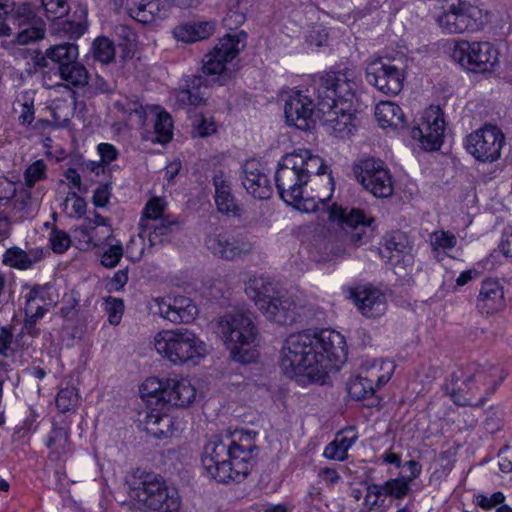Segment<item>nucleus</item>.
<instances>
[{
  "label": "nucleus",
  "mask_w": 512,
  "mask_h": 512,
  "mask_svg": "<svg viewBox=\"0 0 512 512\" xmlns=\"http://www.w3.org/2000/svg\"><path fill=\"white\" fill-rule=\"evenodd\" d=\"M92 53L95 60L107 64L114 60L115 47L107 37H98L92 44Z\"/></svg>",
  "instance_id": "nucleus-45"
},
{
  "label": "nucleus",
  "mask_w": 512,
  "mask_h": 512,
  "mask_svg": "<svg viewBox=\"0 0 512 512\" xmlns=\"http://www.w3.org/2000/svg\"><path fill=\"white\" fill-rule=\"evenodd\" d=\"M344 337L334 330L291 334L281 350L280 367L288 377L306 376L323 382L345 362Z\"/></svg>",
  "instance_id": "nucleus-1"
},
{
  "label": "nucleus",
  "mask_w": 512,
  "mask_h": 512,
  "mask_svg": "<svg viewBox=\"0 0 512 512\" xmlns=\"http://www.w3.org/2000/svg\"><path fill=\"white\" fill-rule=\"evenodd\" d=\"M409 251L410 246L405 235L397 232L386 240L384 246L380 248L379 254L383 259L391 262L395 257H399L401 254H406Z\"/></svg>",
  "instance_id": "nucleus-39"
},
{
  "label": "nucleus",
  "mask_w": 512,
  "mask_h": 512,
  "mask_svg": "<svg viewBox=\"0 0 512 512\" xmlns=\"http://www.w3.org/2000/svg\"><path fill=\"white\" fill-rule=\"evenodd\" d=\"M314 109L315 104L309 95L304 94L302 91H294L285 102L284 114L286 122L300 130H307L313 122L312 114Z\"/></svg>",
  "instance_id": "nucleus-19"
},
{
  "label": "nucleus",
  "mask_w": 512,
  "mask_h": 512,
  "mask_svg": "<svg viewBox=\"0 0 512 512\" xmlns=\"http://www.w3.org/2000/svg\"><path fill=\"white\" fill-rule=\"evenodd\" d=\"M166 203L160 197H154L150 199L142 212V217L139 221V230L145 231L146 228H149L148 224L159 221L163 217V212L165 210Z\"/></svg>",
  "instance_id": "nucleus-41"
},
{
  "label": "nucleus",
  "mask_w": 512,
  "mask_h": 512,
  "mask_svg": "<svg viewBox=\"0 0 512 512\" xmlns=\"http://www.w3.org/2000/svg\"><path fill=\"white\" fill-rule=\"evenodd\" d=\"M246 34H227L219 39L213 49L203 59L202 72L206 76H217L215 79L219 85H224L230 78L227 64L231 62L245 47Z\"/></svg>",
  "instance_id": "nucleus-10"
},
{
  "label": "nucleus",
  "mask_w": 512,
  "mask_h": 512,
  "mask_svg": "<svg viewBox=\"0 0 512 512\" xmlns=\"http://www.w3.org/2000/svg\"><path fill=\"white\" fill-rule=\"evenodd\" d=\"M46 24L42 18L36 19L35 23L27 24V26L18 27L14 30L13 42L18 45H28L32 42L41 40L45 37Z\"/></svg>",
  "instance_id": "nucleus-37"
},
{
  "label": "nucleus",
  "mask_w": 512,
  "mask_h": 512,
  "mask_svg": "<svg viewBox=\"0 0 512 512\" xmlns=\"http://www.w3.org/2000/svg\"><path fill=\"white\" fill-rule=\"evenodd\" d=\"M166 380L167 378H147L139 389L142 398H155L158 402H162L164 388H166Z\"/></svg>",
  "instance_id": "nucleus-47"
},
{
  "label": "nucleus",
  "mask_w": 512,
  "mask_h": 512,
  "mask_svg": "<svg viewBox=\"0 0 512 512\" xmlns=\"http://www.w3.org/2000/svg\"><path fill=\"white\" fill-rule=\"evenodd\" d=\"M451 57L461 67L475 73L491 72L498 63L497 49L485 41H456Z\"/></svg>",
  "instance_id": "nucleus-12"
},
{
  "label": "nucleus",
  "mask_w": 512,
  "mask_h": 512,
  "mask_svg": "<svg viewBox=\"0 0 512 512\" xmlns=\"http://www.w3.org/2000/svg\"><path fill=\"white\" fill-rule=\"evenodd\" d=\"M359 312L367 318H378L387 309V299L383 292L375 287L361 286L350 291Z\"/></svg>",
  "instance_id": "nucleus-20"
},
{
  "label": "nucleus",
  "mask_w": 512,
  "mask_h": 512,
  "mask_svg": "<svg viewBox=\"0 0 512 512\" xmlns=\"http://www.w3.org/2000/svg\"><path fill=\"white\" fill-rule=\"evenodd\" d=\"M129 15L140 23L148 24L167 15L169 4L165 0H127Z\"/></svg>",
  "instance_id": "nucleus-25"
},
{
  "label": "nucleus",
  "mask_w": 512,
  "mask_h": 512,
  "mask_svg": "<svg viewBox=\"0 0 512 512\" xmlns=\"http://www.w3.org/2000/svg\"><path fill=\"white\" fill-rule=\"evenodd\" d=\"M46 55L57 66V72L78 61V46L74 43H62L46 50Z\"/></svg>",
  "instance_id": "nucleus-34"
},
{
  "label": "nucleus",
  "mask_w": 512,
  "mask_h": 512,
  "mask_svg": "<svg viewBox=\"0 0 512 512\" xmlns=\"http://www.w3.org/2000/svg\"><path fill=\"white\" fill-rule=\"evenodd\" d=\"M129 495L141 507L154 512H181L177 490L153 472L137 471L128 481Z\"/></svg>",
  "instance_id": "nucleus-5"
},
{
  "label": "nucleus",
  "mask_w": 512,
  "mask_h": 512,
  "mask_svg": "<svg viewBox=\"0 0 512 512\" xmlns=\"http://www.w3.org/2000/svg\"><path fill=\"white\" fill-rule=\"evenodd\" d=\"M114 106L119 112L134 117L137 125L143 126L145 124L146 111L137 100L124 98L116 101Z\"/></svg>",
  "instance_id": "nucleus-43"
},
{
  "label": "nucleus",
  "mask_w": 512,
  "mask_h": 512,
  "mask_svg": "<svg viewBox=\"0 0 512 512\" xmlns=\"http://www.w3.org/2000/svg\"><path fill=\"white\" fill-rule=\"evenodd\" d=\"M57 73L63 81L74 87H84L88 84L89 73L79 61L62 68Z\"/></svg>",
  "instance_id": "nucleus-40"
},
{
  "label": "nucleus",
  "mask_w": 512,
  "mask_h": 512,
  "mask_svg": "<svg viewBox=\"0 0 512 512\" xmlns=\"http://www.w3.org/2000/svg\"><path fill=\"white\" fill-rule=\"evenodd\" d=\"M499 468L504 473L512 472V447L504 446L498 452Z\"/></svg>",
  "instance_id": "nucleus-59"
},
{
  "label": "nucleus",
  "mask_w": 512,
  "mask_h": 512,
  "mask_svg": "<svg viewBox=\"0 0 512 512\" xmlns=\"http://www.w3.org/2000/svg\"><path fill=\"white\" fill-rule=\"evenodd\" d=\"M78 401V395L74 388L66 387L61 389L56 397V406L62 413L70 411L76 406Z\"/></svg>",
  "instance_id": "nucleus-50"
},
{
  "label": "nucleus",
  "mask_w": 512,
  "mask_h": 512,
  "mask_svg": "<svg viewBox=\"0 0 512 512\" xmlns=\"http://www.w3.org/2000/svg\"><path fill=\"white\" fill-rule=\"evenodd\" d=\"M9 4L0 3V36H11L13 28L8 21Z\"/></svg>",
  "instance_id": "nucleus-60"
},
{
  "label": "nucleus",
  "mask_w": 512,
  "mask_h": 512,
  "mask_svg": "<svg viewBox=\"0 0 512 512\" xmlns=\"http://www.w3.org/2000/svg\"><path fill=\"white\" fill-rule=\"evenodd\" d=\"M301 161L296 154L289 153L282 157L275 173L276 188L281 199L288 205L304 212L316 211L317 204L313 200L303 198L308 178L300 172L297 165Z\"/></svg>",
  "instance_id": "nucleus-9"
},
{
  "label": "nucleus",
  "mask_w": 512,
  "mask_h": 512,
  "mask_svg": "<svg viewBox=\"0 0 512 512\" xmlns=\"http://www.w3.org/2000/svg\"><path fill=\"white\" fill-rule=\"evenodd\" d=\"M8 21L13 31L18 27L27 26V24L35 23L36 19L41 18L37 15L34 7L29 3H12L8 8Z\"/></svg>",
  "instance_id": "nucleus-36"
},
{
  "label": "nucleus",
  "mask_w": 512,
  "mask_h": 512,
  "mask_svg": "<svg viewBox=\"0 0 512 512\" xmlns=\"http://www.w3.org/2000/svg\"><path fill=\"white\" fill-rule=\"evenodd\" d=\"M386 496H391L396 499L404 498L410 491L409 480L404 478L390 479L385 482Z\"/></svg>",
  "instance_id": "nucleus-51"
},
{
  "label": "nucleus",
  "mask_w": 512,
  "mask_h": 512,
  "mask_svg": "<svg viewBox=\"0 0 512 512\" xmlns=\"http://www.w3.org/2000/svg\"><path fill=\"white\" fill-rule=\"evenodd\" d=\"M104 305L109 323L114 326L118 325L124 312V301L121 298L108 296L104 299Z\"/></svg>",
  "instance_id": "nucleus-49"
},
{
  "label": "nucleus",
  "mask_w": 512,
  "mask_h": 512,
  "mask_svg": "<svg viewBox=\"0 0 512 512\" xmlns=\"http://www.w3.org/2000/svg\"><path fill=\"white\" fill-rule=\"evenodd\" d=\"M68 440V430L63 427L54 426L47 439L46 445L57 453H61L66 451Z\"/></svg>",
  "instance_id": "nucleus-48"
},
{
  "label": "nucleus",
  "mask_w": 512,
  "mask_h": 512,
  "mask_svg": "<svg viewBox=\"0 0 512 512\" xmlns=\"http://www.w3.org/2000/svg\"><path fill=\"white\" fill-rule=\"evenodd\" d=\"M353 172L358 182L377 198H387L393 193L391 174L380 159L367 158L354 164Z\"/></svg>",
  "instance_id": "nucleus-14"
},
{
  "label": "nucleus",
  "mask_w": 512,
  "mask_h": 512,
  "mask_svg": "<svg viewBox=\"0 0 512 512\" xmlns=\"http://www.w3.org/2000/svg\"><path fill=\"white\" fill-rule=\"evenodd\" d=\"M110 190L108 185H100L93 195V204L96 207H104L109 202Z\"/></svg>",
  "instance_id": "nucleus-63"
},
{
  "label": "nucleus",
  "mask_w": 512,
  "mask_h": 512,
  "mask_svg": "<svg viewBox=\"0 0 512 512\" xmlns=\"http://www.w3.org/2000/svg\"><path fill=\"white\" fill-rule=\"evenodd\" d=\"M431 243L436 249H451L456 245L457 239L453 234L439 231L433 233Z\"/></svg>",
  "instance_id": "nucleus-56"
},
{
  "label": "nucleus",
  "mask_w": 512,
  "mask_h": 512,
  "mask_svg": "<svg viewBox=\"0 0 512 512\" xmlns=\"http://www.w3.org/2000/svg\"><path fill=\"white\" fill-rule=\"evenodd\" d=\"M123 257V246L121 243L111 244L101 256V264L106 268H114Z\"/></svg>",
  "instance_id": "nucleus-54"
},
{
  "label": "nucleus",
  "mask_w": 512,
  "mask_h": 512,
  "mask_svg": "<svg viewBox=\"0 0 512 512\" xmlns=\"http://www.w3.org/2000/svg\"><path fill=\"white\" fill-rule=\"evenodd\" d=\"M42 6L48 18L56 19L66 16L69 12V4L66 0H41Z\"/></svg>",
  "instance_id": "nucleus-53"
},
{
  "label": "nucleus",
  "mask_w": 512,
  "mask_h": 512,
  "mask_svg": "<svg viewBox=\"0 0 512 512\" xmlns=\"http://www.w3.org/2000/svg\"><path fill=\"white\" fill-rule=\"evenodd\" d=\"M50 286H34L26 295V305H33L37 300L41 302L45 301V294L49 290Z\"/></svg>",
  "instance_id": "nucleus-61"
},
{
  "label": "nucleus",
  "mask_w": 512,
  "mask_h": 512,
  "mask_svg": "<svg viewBox=\"0 0 512 512\" xmlns=\"http://www.w3.org/2000/svg\"><path fill=\"white\" fill-rule=\"evenodd\" d=\"M157 306L160 316L173 323H188L198 312L197 306L185 296L162 299Z\"/></svg>",
  "instance_id": "nucleus-22"
},
{
  "label": "nucleus",
  "mask_w": 512,
  "mask_h": 512,
  "mask_svg": "<svg viewBox=\"0 0 512 512\" xmlns=\"http://www.w3.org/2000/svg\"><path fill=\"white\" fill-rule=\"evenodd\" d=\"M205 244L215 257L228 261L248 255L253 250V243L247 238H235L226 233L209 234Z\"/></svg>",
  "instance_id": "nucleus-18"
},
{
  "label": "nucleus",
  "mask_w": 512,
  "mask_h": 512,
  "mask_svg": "<svg viewBox=\"0 0 512 512\" xmlns=\"http://www.w3.org/2000/svg\"><path fill=\"white\" fill-rule=\"evenodd\" d=\"M245 292L269 320L289 324L296 320L297 304L286 292L263 276L250 277Z\"/></svg>",
  "instance_id": "nucleus-6"
},
{
  "label": "nucleus",
  "mask_w": 512,
  "mask_h": 512,
  "mask_svg": "<svg viewBox=\"0 0 512 512\" xmlns=\"http://www.w3.org/2000/svg\"><path fill=\"white\" fill-rule=\"evenodd\" d=\"M236 435H212L203 447L202 467L219 483L242 481L255 464L257 447L248 436Z\"/></svg>",
  "instance_id": "nucleus-3"
},
{
  "label": "nucleus",
  "mask_w": 512,
  "mask_h": 512,
  "mask_svg": "<svg viewBox=\"0 0 512 512\" xmlns=\"http://www.w3.org/2000/svg\"><path fill=\"white\" fill-rule=\"evenodd\" d=\"M242 184L246 191L256 199H268L272 194V186L261 164L255 160L243 165Z\"/></svg>",
  "instance_id": "nucleus-21"
},
{
  "label": "nucleus",
  "mask_w": 512,
  "mask_h": 512,
  "mask_svg": "<svg viewBox=\"0 0 512 512\" xmlns=\"http://www.w3.org/2000/svg\"><path fill=\"white\" fill-rule=\"evenodd\" d=\"M505 375L502 371L493 365L477 366L473 373L464 377L462 374L453 373L451 380L446 384L445 389L452 400L457 405H470V399L464 396L465 388L467 392L471 389L469 385L474 382L481 384L486 388V394H493L497 386L504 380Z\"/></svg>",
  "instance_id": "nucleus-11"
},
{
  "label": "nucleus",
  "mask_w": 512,
  "mask_h": 512,
  "mask_svg": "<svg viewBox=\"0 0 512 512\" xmlns=\"http://www.w3.org/2000/svg\"><path fill=\"white\" fill-rule=\"evenodd\" d=\"M47 166L43 160L33 162L25 171V183L29 188H32L36 182L46 177Z\"/></svg>",
  "instance_id": "nucleus-52"
},
{
  "label": "nucleus",
  "mask_w": 512,
  "mask_h": 512,
  "mask_svg": "<svg viewBox=\"0 0 512 512\" xmlns=\"http://www.w3.org/2000/svg\"><path fill=\"white\" fill-rule=\"evenodd\" d=\"M44 250L32 248L25 251L17 246L7 249L3 255V263L11 268L26 270L40 262L44 257Z\"/></svg>",
  "instance_id": "nucleus-29"
},
{
  "label": "nucleus",
  "mask_w": 512,
  "mask_h": 512,
  "mask_svg": "<svg viewBox=\"0 0 512 512\" xmlns=\"http://www.w3.org/2000/svg\"><path fill=\"white\" fill-rule=\"evenodd\" d=\"M435 22L444 34L474 33L490 22V13L461 0H443L435 15Z\"/></svg>",
  "instance_id": "nucleus-7"
},
{
  "label": "nucleus",
  "mask_w": 512,
  "mask_h": 512,
  "mask_svg": "<svg viewBox=\"0 0 512 512\" xmlns=\"http://www.w3.org/2000/svg\"><path fill=\"white\" fill-rule=\"evenodd\" d=\"M476 307L485 315L493 314L505 307L503 287L497 280L486 279L482 282Z\"/></svg>",
  "instance_id": "nucleus-24"
},
{
  "label": "nucleus",
  "mask_w": 512,
  "mask_h": 512,
  "mask_svg": "<svg viewBox=\"0 0 512 512\" xmlns=\"http://www.w3.org/2000/svg\"><path fill=\"white\" fill-rule=\"evenodd\" d=\"M215 188L214 200L217 210L228 216L239 215V207L232 194L231 181L223 171H218L213 177Z\"/></svg>",
  "instance_id": "nucleus-26"
},
{
  "label": "nucleus",
  "mask_w": 512,
  "mask_h": 512,
  "mask_svg": "<svg viewBox=\"0 0 512 512\" xmlns=\"http://www.w3.org/2000/svg\"><path fill=\"white\" fill-rule=\"evenodd\" d=\"M98 152L100 154L101 160L107 164L114 161L118 156L117 149L112 144L109 143L99 144Z\"/></svg>",
  "instance_id": "nucleus-64"
},
{
  "label": "nucleus",
  "mask_w": 512,
  "mask_h": 512,
  "mask_svg": "<svg viewBox=\"0 0 512 512\" xmlns=\"http://www.w3.org/2000/svg\"><path fill=\"white\" fill-rule=\"evenodd\" d=\"M349 395L356 400L368 399L374 396L376 388L359 373L354 379L350 380L347 387Z\"/></svg>",
  "instance_id": "nucleus-46"
},
{
  "label": "nucleus",
  "mask_w": 512,
  "mask_h": 512,
  "mask_svg": "<svg viewBox=\"0 0 512 512\" xmlns=\"http://www.w3.org/2000/svg\"><path fill=\"white\" fill-rule=\"evenodd\" d=\"M395 365L390 360L382 358H367L363 360L360 367V374L364 380L368 381L379 389L385 385L393 375Z\"/></svg>",
  "instance_id": "nucleus-27"
},
{
  "label": "nucleus",
  "mask_w": 512,
  "mask_h": 512,
  "mask_svg": "<svg viewBox=\"0 0 512 512\" xmlns=\"http://www.w3.org/2000/svg\"><path fill=\"white\" fill-rule=\"evenodd\" d=\"M375 117L383 129L399 130L406 126L402 109L390 101H381L376 105Z\"/></svg>",
  "instance_id": "nucleus-30"
},
{
  "label": "nucleus",
  "mask_w": 512,
  "mask_h": 512,
  "mask_svg": "<svg viewBox=\"0 0 512 512\" xmlns=\"http://www.w3.org/2000/svg\"><path fill=\"white\" fill-rule=\"evenodd\" d=\"M149 228L145 231L139 230L138 237L141 240L148 239L150 247L158 246L164 243L165 239L173 234L179 227L175 220L162 218L157 222L148 224Z\"/></svg>",
  "instance_id": "nucleus-32"
},
{
  "label": "nucleus",
  "mask_w": 512,
  "mask_h": 512,
  "mask_svg": "<svg viewBox=\"0 0 512 512\" xmlns=\"http://www.w3.org/2000/svg\"><path fill=\"white\" fill-rule=\"evenodd\" d=\"M366 80L387 95H397L403 88V71L390 61L377 59L366 68Z\"/></svg>",
  "instance_id": "nucleus-16"
},
{
  "label": "nucleus",
  "mask_w": 512,
  "mask_h": 512,
  "mask_svg": "<svg viewBox=\"0 0 512 512\" xmlns=\"http://www.w3.org/2000/svg\"><path fill=\"white\" fill-rule=\"evenodd\" d=\"M291 154H296L297 158L302 160L301 163L297 165L300 172L306 174L308 180L312 174L322 175L326 173L327 166L324 160L318 155H313L309 150L299 149Z\"/></svg>",
  "instance_id": "nucleus-38"
},
{
  "label": "nucleus",
  "mask_w": 512,
  "mask_h": 512,
  "mask_svg": "<svg viewBox=\"0 0 512 512\" xmlns=\"http://www.w3.org/2000/svg\"><path fill=\"white\" fill-rule=\"evenodd\" d=\"M505 136L496 125L485 124L465 139L467 152L480 162H494L500 158Z\"/></svg>",
  "instance_id": "nucleus-13"
},
{
  "label": "nucleus",
  "mask_w": 512,
  "mask_h": 512,
  "mask_svg": "<svg viewBox=\"0 0 512 512\" xmlns=\"http://www.w3.org/2000/svg\"><path fill=\"white\" fill-rule=\"evenodd\" d=\"M328 218L341 225L344 241L355 245L363 243L366 228L371 227L374 222V218L367 216L362 210L356 208L348 210L336 203L328 208Z\"/></svg>",
  "instance_id": "nucleus-15"
},
{
  "label": "nucleus",
  "mask_w": 512,
  "mask_h": 512,
  "mask_svg": "<svg viewBox=\"0 0 512 512\" xmlns=\"http://www.w3.org/2000/svg\"><path fill=\"white\" fill-rule=\"evenodd\" d=\"M355 440V436H343L341 439L336 438L325 447L323 455L328 459L343 461L346 459L347 451L352 447Z\"/></svg>",
  "instance_id": "nucleus-42"
},
{
  "label": "nucleus",
  "mask_w": 512,
  "mask_h": 512,
  "mask_svg": "<svg viewBox=\"0 0 512 512\" xmlns=\"http://www.w3.org/2000/svg\"><path fill=\"white\" fill-rule=\"evenodd\" d=\"M215 32L213 21H193L176 26L173 35L178 41L194 43L209 38Z\"/></svg>",
  "instance_id": "nucleus-28"
},
{
  "label": "nucleus",
  "mask_w": 512,
  "mask_h": 512,
  "mask_svg": "<svg viewBox=\"0 0 512 512\" xmlns=\"http://www.w3.org/2000/svg\"><path fill=\"white\" fill-rule=\"evenodd\" d=\"M213 329L235 361H253L255 355L249 350V346L256 339L257 329L249 313L241 310L228 311L215 320Z\"/></svg>",
  "instance_id": "nucleus-4"
},
{
  "label": "nucleus",
  "mask_w": 512,
  "mask_h": 512,
  "mask_svg": "<svg viewBox=\"0 0 512 512\" xmlns=\"http://www.w3.org/2000/svg\"><path fill=\"white\" fill-rule=\"evenodd\" d=\"M317 110L326 132L344 138L355 128L354 100L358 80L352 73H331L314 80Z\"/></svg>",
  "instance_id": "nucleus-2"
},
{
  "label": "nucleus",
  "mask_w": 512,
  "mask_h": 512,
  "mask_svg": "<svg viewBox=\"0 0 512 512\" xmlns=\"http://www.w3.org/2000/svg\"><path fill=\"white\" fill-rule=\"evenodd\" d=\"M157 353L173 364H197L206 354V344L191 330L176 328L158 332L153 340Z\"/></svg>",
  "instance_id": "nucleus-8"
},
{
  "label": "nucleus",
  "mask_w": 512,
  "mask_h": 512,
  "mask_svg": "<svg viewBox=\"0 0 512 512\" xmlns=\"http://www.w3.org/2000/svg\"><path fill=\"white\" fill-rule=\"evenodd\" d=\"M196 398V389L189 380L179 378H167L166 388H164V396L162 403L174 407H187Z\"/></svg>",
  "instance_id": "nucleus-23"
},
{
  "label": "nucleus",
  "mask_w": 512,
  "mask_h": 512,
  "mask_svg": "<svg viewBox=\"0 0 512 512\" xmlns=\"http://www.w3.org/2000/svg\"><path fill=\"white\" fill-rule=\"evenodd\" d=\"M354 3V12L362 16L365 13L374 11L381 7L386 0H352Z\"/></svg>",
  "instance_id": "nucleus-57"
},
{
  "label": "nucleus",
  "mask_w": 512,
  "mask_h": 512,
  "mask_svg": "<svg viewBox=\"0 0 512 512\" xmlns=\"http://www.w3.org/2000/svg\"><path fill=\"white\" fill-rule=\"evenodd\" d=\"M13 339V332L10 327H0V354L7 356V351L10 348Z\"/></svg>",
  "instance_id": "nucleus-62"
},
{
  "label": "nucleus",
  "mask_w": 512,
  "mask_h": 512,
  "mask_svg": "<svg viewBox=\"0 0 512 512\" xmlns=\"http://www.w3.org/2000/svg\"><path fill=\"white\" fill-rule=\"evenodd\" d=\"M445 122L440 110L430 108L425 111L422 122L411 131L413 139L418 140L427 151L438 150L443 142Z\"/></svg>",
  "instance_id": "nucleus-17"
},
{
  "label": "nucleus",
  "mask_w": 512,
  "mask_h": 512,
  "mask_svg": "<svg viewBox=\"0 0 512 512\" xmlns=\"http://www.w3.org/2000/svg\"><path fill=\"white\" fill-rule=\"evenodd\" d=\"M154 131L156 134L155 141L158 143L166 144L172 139L173 123L171 116L167 112L161 111L157 113Z\"/></svg>",
  "instance_id": "nucleus-44"
},
{
  "label": "nucleus",
  "mask_w": 512,
  "mask_h": 512,
  "mask_svg": "<svg viewBox=\"0 0 512 512\" xmlns=\"http://www.w3.org/2000/svg\"><path fill=\"white\" fill-rule=\"evenodd\" d=\"M382 495L386 496V487L384 484H371L367 488V494L365 496V503L370 507L378 505V498Z\"/></svg>",
  "instance_id": "nucleus-58"
},
{
  "label": "nucleus",
  "mask_w": 512,
  "mask_h": 512,
  "mask_svg": "<svg viewBox=\"0 0 512 512\" xmlns=\"http://www.w3.org/2000/svg\"><path fill=\"white\" fill-rule=\"evenodd\" d=\"M81 233L87 239L88 243L98 246L112 235V229L110 225H108L106 218L95 213L94 218L89 219L88 225L84 229H81Z\"/></svg>",
  "instance_id": "nucleus-35"
},
{
  "label": "nucleus",
  "mask_w": 512,
  "mask_h": 512,
  "mask_svg": "<svg viewBox=\"0 0 512 512\" xmlns=\"http://www.w3.org/2000/svg\"><path fill=\"white\" fill-rule=\"evenodd\" d=\"M70 237L60 230H53L50 234L51 248L55 253H63L70 246Z\"/></svg>",
  "instance_id": "nucleus-55"
},
{
  "label": "nucleus",
  "mask_w": 512,
  "mask_h": 512,
  "mask_svg": "<svg viewBox=\"0 0 512 512\" xmlns=\"http://www.w3.org/2000/svg\"><path fill=\"white\" fill-rule=\"evenodd\" d=\"M143 429L157 439L172 437L178 428L175 427L173 418L166 414L147 413L142 421Z\"/></svg>",
  "instance_id": "nucleus-31"
},
{
  "label": "nucleus",
  "mask_w": 512,
  "mask_h": 512,
  "mask_svg": "<svg viewBox=\"0 0 512 512\" xmlns=\"http://www.w3.org/2000/svg\"><path fill=\"white\" fill-rule=\"evenodd\" d=\"M208 80L203 75H193L188 82V88L178 94V100L184 104L199 105L207 96Z\"/></svg>",
  "instance_id": "nucleus-33"
}]
</instances>
